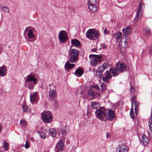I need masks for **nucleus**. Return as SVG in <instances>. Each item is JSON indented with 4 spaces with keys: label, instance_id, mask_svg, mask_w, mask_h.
Instances as JSON below:
<instances>
[{
    "label": "nucleus",
    "instance_id": "f257e3e1",
    "mask_svg": "<svg viewBox=\"0 0 152 152\" xmlns=\"http://www.w3.org/2000/svg\"><path fill=\"white\" fill-rule=\"evenodd\" d=\"M95 114L96 117L102 121H105L107 119H110L114 118L115 115L113 112L110 109H106L104 108L100 107L96 110Z\"/></svg>",
    "mask_w": 152,
    "mask_h": 152
},
{
    "label": "nucleus",
    "instance_id": "f03ea898",
    "mask_svg": "<svg viewBox=\"0 0 152 152\" xmlns=\"http://www.w3.org/2000/svg\"><path fill=\"white\" fill-rule=\"evenodd\" d=\"M38 80L31 75H28L25 78V86L29 89H33Z\"/></svg>",
    "mask_w": 152,
    "mask_h": 152
},
{
    "label": "nucleus",
    "instance_id": "7ed1b4c3",
    "mask_svg": "<svg viewBox=\"0 0 152 152\" xmlns=\"http://www.w3.org/2000/svg\"><path fill=\"white\" fill-rule=\"evenodd\" d=\"M135 98V97L134 96L132 99V108L130 113V117L133 119L136 116L137 112L138 110L139 105V103L134 99Z\"/></svg>",
    "mask_w": 152,
    "mask_h": 152
},
{
    "label": "nucleus",
    "instance_id": "20e7f679",
    "mask_svg": "<svg viewBox=\"0 0 152 152\" xmlns=\"http://www.w3.org/2000/svg\"><path fill=\"white\" fill-rule=\"evenodd\" d=\"M89 58L90 59V64L91 66L96 67L100 64L102 59L99 55L90 54Z\"/></svg>",
    "mask_w": 152,
    "mask_h": 152
},
{
    "label": "nucleus",
    "instance_id": "39448f33",
    "mask_svg": "<svg viewBox=\"0 0 152 152\" xmlns=\"http://www.w3.org/2000/svg\"><path fill=\"white\" fill-rule=\"evenodd\" d=\"M68 56L71 62H77L78 59V50L74 49H70L69 51Z\"/></svg>",
    "mask_w": 152,
    "mask_h": 152
},
{
    "label": "nucleus",
    "instance_id": "423d86ee",
    "mask_svg": "<svg viewBox=\"0 0 152 152\" xmlns=\"http://www.w3.org/2000/svg\"><path fill=\"white\" fill-rule=\"evenodd\" d=\"M41 118L44 122L48 123L53 121V116L50 111H44L41 114Z\"/></svg>",
    "mask_w": 152,
    "mask_h": 152
},
{
    "label": "nucleus",
    "instance_id": "0eeeda50",
    "mask_svg": "<svg viewBox=\"0 0 152 152\" xmlns=\"http://www.w3.org/2000/svg\"><path fill=\"white\" fill-rule=\"evenodd\" d=\"M86 34L87 37L90 39L97 38L100 35L98 31L93 29L88 30L86 32Z\"/></svg>",
    "mask_w": 152,
    "mask_h": 152
},
{
    "label": "nucleus",
    "instance_id": "6e6552de",
    "mask_svg": "<svg viewBox=\"0 0 152 152\" xmlns=\"http://www.w3.org/2000/svg\"><path fill=\"white\" fill-rule=\"evenodd\" d=\"M59 42L62 43H65L68 38L67 33L65 30H61L59 32L58 36Z\"/></svg>",
    "mask_w": 152,
    "mask_h": 152
},
{
    "label": "nucleus",
    "instance_id": "1a4fd4ad",
    "mask_svg": "<svg viewBox=\"0 0 152 152\" xmlns=\"http://www.w3.org/2000/svg\"><path fill=\"white\" fill-rule=\"evenodd\" d=\"M36 31V29L34 27L32 26H28L26 28L24 33H27L28 37L32 39L35 37L34 33Z\"/></svg>",
    "mask_w": 152,
    "mask_h": 152
},
{
    "label": "nucleus",
    "instance_id": "9d476101",
    "mask_svg": "<svg viewBox=\"0 0 152 152\" xmlns=\"http://www.w3.org/2000/svg\"><path fill=\"white\" fill-rule=\"evenodd\" d=\"M96 90H99V88L98 86H93L88 91L89 96L93 98L95 96L96 97L99 95V94L95 92Z\"/></svg>",
    "mask_w": 152,
    "mask_h": 152
},
{
    "label": "nucleus",
    "instance_id": "9b49d317",
    "mask_svg": "<svg viewBox=\"0 0 152 152\" xmlns=\"http://www.w3.org/2000/svg\"><path fill=\"white\" fill-rule=\"evenodd\" d=\"M129 37L127 36H123L121 37L119 42V46L120 48H126L127 46V42L128 41Z\"/></svg>",
    "mask_w": 152,
    "mask_h": 152
},
{
    "label": "nucleus",
    "instance_id": "f8f14e48",
    "mask_svg": "<svg viewBox=\"0 0 152 152\" xmlns=\"http://www.w3.org/2000/svg\"><path fill=\"white\" fill-rule=\"evenodd\" d=\"M38 96V93L37 92L30 94V100L31 103L34 104L37 103Z\"/></svg>",
    "mask_w": 152,
    "mask_h": 152
},
{
    "label": "nucleus",
    "instance_id": "ddd939ff",
    "mask_svg": "<svg viewBox=\"0 0 152 152\" xmlns=\"http://www.w3.org/2000/svg\"><path fill=\"white\" fill-rule=\"evenodd\" d=\"M144 8V6L143 2H140V6L138 11L137 12L136 17L137 19H140L142 15V9Z\"/></svg>",
    "mask_w": 152,
    "mask_h": 152
},
{
    "label": "nucleus",
    "instance_id": "4468645a",
    "mask_svg": "<svg viewBox=\"0 0 152 152\" xmlns=\"http://www.w3.org/2000/svg\"><path fill=\"white\" fill-rule=\"evenodd\" d=\"M112 77V76L109 71H106L104 73L103 77V80L104 82L108 83L110 79Z\"/></svg>",
    "mask_w": 152,
    "mask_h": 152
},
{
    "label": "nucleus",
    "instance_id": "2eb2a0df",
    "mask_svg": "<svg viewBox=\"0 0 152 152\" xmlns=\"http://www.w3.org/2000/svg\"><path fill=\"white\" fill-rule=\"evenodd\" d=\"M116 152H128V148L125 144L120 145L117 149Z\"/></svg>",
    "mask_w": 152,
    "mask_h": 152
},
{
    "label": "nucleus",
    "instance_id": "dca6fc26",
    "mask_svg": "<svg viewBox=\"0 0 152 152\" xmlns=\"http://www.w3.org/2000/svg\"><path fill=\"white\" fill-rule=\"evenodd\" d=\"M116 66L119 72H123L125 71L127 69L126 65L123 62H121L120 64L118 63L116 64Z\"/></svg>",
    "mask_w": 152,
    "mask_h": 152
},
{
    "label": "nucleus",
    "instance_id": "f3484780",
    "mask_svg": "<svg viewBox=\"0 0 152 152\" xmlns=\"http://www.w3.org/2000/svg\"><path fill=\"white\" fill-rule=\"evenodd\" d=\"M64 144L62 140H60L56 146V151L62 152L63 150Z\"/></svg>",
    "mask_w": 152,
    "mask_h": 152
},
{
    "label": "nucleus",
    "instance_id": "a211bd4d",
    "mask_svg": "<svg viewBox=\"0 0 152 152\" xmlns=\"http://www.w3.org/2000/svg\"><path fill=\"white\" fill-rule=\"evenodd\" d=\"M7 74V69L5 66H3L0 67V76H5Z\"/></svg>",
    "mask_w": 152,
    "mask_h": 152
},
{
    "label": "nucleus",
    "instance_id": "6ab92c4d",
    "mask_svg": "<svg viewBox=\"0 0 152 152\" xmlns=\"http://www.w3.org/2000/svg\"><path fill=\"white\" fill-rule=\"evenodd\" d=\"M110 72L113 75L114 77L118 75L119 71L116 66L115 68H112L110 69Z\"/></svg>",
    "mask_w": 152,
    "mask_h": 152
},
{
    "label": "nucleus",
    "instance_id": "aec40b11",
    "mask_svg": "<svg viewBox=\"0 0 152 152\" xmlns=\"http://www.w3.org/2000/svg\"><path fill=\"white\" fill-rule=\"evenodd\" d=\"M50 90L49 92V96L50 98L52 99L56 97L57 94L55 89L50 88Z\"/></svg>",
    "mask_w": 152,
    "mask_h": 152
},
{
    "label": "nucleus",
    "instance_id": "412c9836",
    "mask_svg": "<svg viewBox=\"0 0 152 152\" xmlns=\"http://www.w3.org/2000/svg\"><path fill=\"white\" fill-rule=\"evenodd\" d=\"M142 139L141 141V143L144 145H147L149 142V140L145 135L142 136Z\"/></svg>",
    "mask_w": 152,
    "mask_h": 152
},
{
    "label": "nucleus",
    "instance_id": "4be33fe9",
    "mask_svg": "<svg viewBox=\"0 0 152 152\" xmlns=\"http://www.w3.org/2000/svg\"><path fill=\"white\" fill-rule=\"evenodd\" d=\"M143 35L146 37H148L151 34V31L148 27H146L143 30Z\"/></svg>",
    "mask_w": 152,
    "mask_h": 152
},
{
    "label": "nucleus",
    "instance_id": "5701e85b",
    "mask_svg": "<svg viewBox=\"0 0 152 152\" xmlns=\"http://www.w3.org/2000/svg\"><path fill=\"white\" fill-rule=\"evenodd\" d=\"M88 8L89 10L92 12H95L97 10L96 4H89Z\"/></svg>",
    "mask_w": 152,
    "mask_h": 152
},
{
    "label": "nucleus",
    "instance_id": "b1692460",
    "mask_svg": "<svg viewBox=\"0 0 152 152\" xmlns=\"http://www.w3.org/2000/svg\"><path fill=\"white\" fill-rule=\"evenodd\" d=\"M83 73V69L80 68H78L76 70L75 72V74L77 76L79 77L81 76Z\"/></svg>",
    "mask_w": 152,
    "mask_h": 152
},
{
    "label": "nucleus",
    "instance_id": "393cba45",
    "mask_svg": "<svg viewBox=\"0 0 152 152\" xmlns=\"http://www.w3.org/2000/svg\"><path fill=\"white\" fill-rule=\"evenodd\" d=\"M71 42L72 44L76 47H79L81 44L80 41L76 39H72Z\"/></svg>",
    "mask_w": 152,
    "mask_h": 152
},
{
    "label": "nucleus",
    "instance_id": "a878e982",
    "mask_svg": "<svg viewBox=\"0 0 152 152\" xmlns=\"http://www.w3.org/2000/svg\"><path fill=\"white\" fill-rule=\"evenodd\" d=\"M22 107L24 112H30V108L25 103H23Z\"/></svg>",
    "mask_w": 152,
    "mask_h": 152
},
{
    "label": "nucleus",
    "instance_id": "bb28decb",
    "mask_svg": "<svg viewBox=\"0 0 152 152\" xmlns=\"http://www.w3.org/2000/svg\"><path fill=\"white\" fill-rule=\"evenodd\" d=\"M122 31L124 34V36H126L130 33L131 32V28L129 26H128L125 29L123 28Z\"/></svg>",
    "mask_w": 152,
    "mask_h": 152
},
{
    "label": "nucleus",
    "instance_id": "cd10ccee",
    "mask_svg": "<svg viewBox=\"0 0 152 152\" xmlns=\"http://www.w3.org/2000/svg\"><path fill=\"white\" fill-rule=\"evenodd\" d=\"M69 130V129L68 127H64L61 129L60 132L63 135H65L68 132Z\"/></svg>",
    "mask_w": 152,
    "mask_h": 152
},
{
    "label": "nucleus",
    "instance_id": "c85d7f7f",
    "mask_svg": "<svg viewBox=\"0 0 152 152\" xmlns=\"http://www.w3.org/2000/svg\"><path fill=\"white\" fill-rule=\"evenodd\" d=\"M75 66L74 64H70L69 61H67L65 64L64 67L65 69L67 67L69 69H71Z\"/></svg>",
    "mask_w": 152,
    "mask_h": 152
},
{
    "label": "nucleus",
    "instance_id": "c756f323",
    "mask_svg": "<svg viewBox=\"0 0 152 152\" xmlns=\"http://www.w3.org/2000/svg\"><path fill=\"white\" fill-rule=\"evenodd\" d=\"M91 106L93 108L97 109L99 107L100 104L97 102H94L91 103Z\"/></svg>",
    "mask_w": 152,
    "mask_h": 152
},
{
    "label": "nucleus",
    "instance_id": "7c9ffc66",
    "mask_svg": "<svg viewBox=\"0 0 152 152\" xmlns=\"http://www.w3.org/2000/svg\"><path fill=\"white\" fill-rule=\"evenodd\" d=\"M20 124L22 126H25L27 124V122L23 119H21L20 121Z\"/></svg>",
    "mask_w": 152,
    "mask_h": 152
},
{
    "label": "nucleus",
    "instance_id": "2f4dec72",
    "mask_svg": "<svg viewBox=\"0 0 152 152\" xmlns=\"http://www.w3.org/2000/svg\"><path fill=\"white\" fill-rule=\"evenodd\" d=\"M104 70V69H103L102 67H101V66H99L98 68V69L96 71V72H99L100 73L99 75H102V73Z\"/></svg>",
    "mask_w": 152,
    "mask_h": 152
},
{
    "label": "nucleus",
    "instance_id": "473e14b6",
    "mask_svg": "<svg viewBox=\"0 0 152 152\" xmlns=\"http://www.w3.org/2000/svg\"><path fill=\"white\" fill-rule=\"evenodd\" d=\"M49 132L50 133V134H51V136L52 137H55L56 135V132L54 129L50 130Z\"/></svg>",
    "mask_w": 152,
    "mask_h": 152
},
{
    "label": "nucleus",
    "instance_id": "72a5a7b5",
    "mask_svg": "<svg viewBox=\"0 0 152 152\" xmlns=\"http://www.w3.org/2000/svg\"><path fill=\"white\" fill-rule=\"evenodd\" d=\"M101 91H102L106 89L107 86L106 84L103 83L101 85Z\"/></svg>",
    "mask_w": 152,
    "mask_h": 152
},
{
    "label": "nucleus",
    "instance_id": "f704fd0d",
    "mask_svg": "<svg viewBox=\"0 0 152 152\" xmlns=\"http://www.w3.org/2000/svg\"><path fill=\"white\" fill-rule=\"evenodd\" d=\"M2 10L4 12L8 13L9 11V9L7 7L2 6L1 7Z\"/></svg>",
    "mask_w": 152,
    "mask_h": 152
},
{
    "label": "nucleus",
    "instance_id": "c9c22d12",
    "mask_svg": "<svg viewBox=\"0 0 152 152\" xmlns=\"http://www.w3.org/2000/svg\"><path fill=\"white\" fill-rule=\"evenodd\" d=\"M121 33L119 32H117L115 36V38L116 39H118L121 37Z\"/></svg>",
    "mask_w": 152,
    "mask_h": 152
},
{
    "label": "nucleus",
    "instance_id": "e433bc0d",
    "mask_svg": "<svg viewBox=\"0 0 152 152\" xmlns=\"http://www.w3.org/2000/svg\"><path fill=\"white\" fill-rule=\"evenodd\" d=\"M89 4H96V0H89Z\"/></svg>",
    "mask_w": 152,
    "mask_h": 152
},
{
    "label": "nucleus",
    "instance_id": "4c0bfd02",
    "mask_svg": "<svg viewBox=\"0 0 152 152\" xmlns=\"http://www.w3.org/2000/svg\"><path fill=\"white\" fill-rule=\"evenodd\" d=\"M9 144L7 142L4 143V148L5 151L7 150L8 148Z\"/></svg>",
    "mask_w": 152,
    "mask_h": 152
},
{
    "label": "nucleus",
    "instance_id": "58836bf2",
    "mask_svg": "<svg viewBox=\"0 0 152 152\" xmlns=\"http://www.w3.org/2000/svg\"><path fill=\"white\" fill-rule=\"evenodd\" d=\"M39 134L40 136V137L42 138H45L46 136L45 134V133L42 132H39Z\"/></svg>",
    "mask_w": 152,
    "mask_h": 152
},
{
    "label": "nucleus",
    "instance_id": "ea45409f",
    "mask_svg": "<svg viewBox=\"0 0 152 152\" xmlns=\"http://www.w3.org/2000/svg\"><path fill=\"white\" fill-rule=\"evenodd\" d=\"M107 64L106 63H104L101 66V67H102L104 70L106 69V68L107 67Z\"/></svg>",
    "mask_w": 152,
    "mask_h": 152
},
{
    "label": "nucleus",
    "instance_id": "a19ab883",
    "mask_svg": "<svg viewBox=\"0 0 152 152\" xmlns=\"http://www.w3.org/2000/svg\"><path fill=\"white\" fill-rule=\"evenodd\" d=\"M29 145L28 141H27L26 142V144L25 145V147L26 148H28L29 147Z\"/></svg>",
    "mask_w": 152,
    "mask_h": 152
},
{
    "label": "nucleus",
    "instance_id": "79ce46f5",
    "mask_svg": "<svg viewBox=\"0 0 152 152\" xmlns=\"http://www.w3.org/2000/svg\"><path fill=\"white\" fill-rule=\"evenodd\" d=\"M130 91L132 93H134L135 91V90L134 88L133 87L131 86L130 88Z\"/></svg>",
    "mask_w": 152,
    "mask_h": 152
},
{
    "label": "nucleus",
    "instance_id": "37998d69",
    "mask_svg": "<svg viewBox=\"0 0 152 152\" xmlns=\"http://www.w3.org/2000/svg\"><path fill=\"white\" fill-rule=\"evenodd\" d=\"M101 46L102 47L103 49L105 48L106 47V46L105 44H102L101 45Z\"/></svg>",
    "mask_w": 152,
    "mask_h": 152
},
{
    "label": "nucleus",
    "instance_id": "c03bdc74",
    "mask_svg": "<svg viewBox=\"0 0 152 152\" xmlns=\"http://www.w3.org/2000/svg\"><path fill=\"white\" fill-rule=\"evenodd\" d=\"M58 102L56 101H55L54 102L55 106H58Z\"/></svg>",
    "mask_w": 152,
    "mask_h": 152
},
{
    "label": "nucleus",
    "instance_id": "a18cd8bd",
    "mask_svg": "<svg viewBox=\"0 0 152 152\" xmlns=\"http://www.w3.org/2000/svg\"><path fill=\"white\" fill-rule=\"evenodd\" d=\"M104 33L105 34H107L108 33V31L106 29H105L104 31Z\"/></svg>",
    "mask_w": 152,
    "mask_h": 152
},
{
    "label": "nucleus",
    "instance_id": "49530a36",
    "mask_svg": "<svg viewBox=\"0 0 152 152\" xmlns=\"http://www.w3.org/2000/svg\"><path fill=\"white\" fill-rule=\"evenodd\" d=\"M96 49L95 48H94L92 49H91V51L93 52H95L96 51Z\"/></svg>",
    "mask_w": 152,
    "mask_h": 152
},
{
    "label": "nucleus",
    "instance_id": "de8ad7c7",
    "mask_svg": "<svg viewBox=\"0 0 152 152\" xmlns=\"http://www.w3.org/2000/svg\"><path fill=\"white\" fill-rule=\"evenodd\" d=\"M34 41V40H28V41H29V42H33Z\"/></svg>",
    "mask_w": 152,
    "mask_h": 152
},
{
    "label": "nucleus",
    "instance_id": "09e8293b",
    "mask_svg": "<svg viewBox=\"0 0 152 152\" xmlns=\"http://www.w3.org/2000/svg\"><path fill=\"white\" fill-rule=\"evenodd\" d=\"M1 126L0 125V131H1Z\"/></svg>",
    "mask_w": 152,
    "mask_h": 152
},
{
    "label": "nucleus",
    "instance_id": "8fccbe9b",
    "mask_svg": "<svg viewBox=\"0 0 152 152\" xmlns=\"http://www.w3.org/2000/svg\"><path fill=\"white\" fill-rule=\"evenodd\" d=\"M101 48H99V49L100 50H101Z\"/></svg>",
    "mask_w": 152,
    "mask_h": 152
},
{
    "label": "nucleus",
    "instance_id": "3c124183",
    "mask_svg": "<svg viewBox=\"0 0 152 152\" xmlns=\"http://www.w3.org/2000/svg\"><path fill=\"white\" fill-rule=\"evenodd\" d=\"M150 152H152V150Z\"/></svg>",
    "mask_w": 152,
    "mask_h": 152
}]
</instances>
